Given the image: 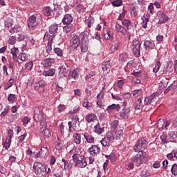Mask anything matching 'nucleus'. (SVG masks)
Segmentation results:
<instances>
[{"label": "nucleus", "instance_id": "f257e3e1", "mask_svg": "<svg viewBox=\"0 0 177 177\" xmlns=\"http://www.w3.org/2000/svg\"><path fill=\"white\" fill-rule=\"evenodd\" d=\"M72 158L75 167H79V168H85L88 163L86 162V158L83 155L75 153H73Z\"/></svg>", "mask_w": 177, "mask_h": 177}, {"label": "nucleus", "instance_id": "f03ea898", "mask_svg": "<svg viewBox=\"0 0 177 177\" xmlns=\"http://www.w3.org/2000/svg\"><path fill=\"white\" fill-rule=\"evenodd\" d=\"M34 118L35 120H37V121H41L40 125L41 127L46 126V115L44 114L41 108L34 107Z\"/></svg>", "mask_w": 177, "mask_h": 177}, {"label": "nucleus", "instance_id": "7ed1b4c3", "mask_svg": "<svg viewBox=\"0 0 177 177\" xmlns=\"http://www.w3.org/2000/svg\"><path fill=\"white\" fill-rule=\"evenodd\" d=\"M33 171L36 175L39 177H44L46 174V167L44 166L42 163L36 162L33 165Z\"/></svg>", "mask_w": 177, "mask_h": 177}, {"label": "nucleus", "instance_id": "20e7f679", "mask_svg": "<svg viewBox=\"0 0 177 177\" xmlns=\"http://www.w3.org/2000/svg\"><path fill=\"white\" fill-rule=\"evenodd\" d=\"M146 147H147V141L145 138H141L138 140L137 144L134 147V150L137 153H140L141 154L146 153Z\"/></svg>", "mask_w": 177, "mask_h": 177}, {"label": "nucleus", "instance_id": "39448f33", "mask_svg": "<svg viewBox=\"0 0 177 177\" xmlns=\"http://www.w3.org/2000/svg\"><path fill=\"white\" fill-rule=\"evenodd\" d=\"M147 153H138L136 156L132 158V162L136 165V167H139L142 165L143 162L147 161Z\"/></svg>", "mask_w": 177, "mask_h": 177}, {"label": "nucleus", "instance_id": "423d86ee", "mask_svg": "<svg viewBox=\"0 0 177 177\" xmlns=\"http://www.w3.org/2000/svg\"><path fill=\"white\" fill-rule=\"evenodd\" d=\"M142 43L138 39H134L132 42V52L136 57L140 56V46Z\"/></svg>", "mask_w": 177, "mask_h": 177}, {"label": "nucleus", "instance_id": "0eeeda50", "mask_svg": "<svg viewBox=\"0 0 177 177\" xmlns=\"http://www.w3.org/2000/svg\"><path fill=\"white\" fill-rule=\"evenodd\" d=\"M160 96V94L158 92H155L151 94L149 96L145 97L144 100V104L147 106L149 104H151V103H154Z\"/></svg>", "mask_w": 177, "mask_h": 177}, {"label": "nucleus", "instance_id": "6e6552de", "mask_svg": "<svg viewBox=\"0 0 177 177\" xmlns=\"http://www.w3.org/2000/svg\"><path fill=\"white\" fill-rule=\"evenodd\" d=\"M28 26L30 30H35V27L38 26V20H37V15H33L28 18Z\"/></svg>", "mask_w": 177, "mask_h": 177}, {"label": "nucleus", "instance_id": "1a4fd4ad", "mask_svg": "<svg viewBox=\"0 0 177 177\" xmlns=\"http://www.w3.org/2000/svg\"><path fill=\"white\" fill-rule=\"evenodd\" d=\"M120 118L124 120H128L131 115V109L129 107H124L120 112Z\"/></svg>", "mask_w": 177, "mask_h": 177}, {"label": "nucleus", "instance_id": "9d476101", "mask_svg": "<svg viewBox=\"0 0 177 177\" xmlns=\"http://www.w3.org/2000/svg\"><path fill=\"white\" fill-rule=\"evenodd\" d=\"M100 142L104 147H106V146H110V144L113 142L111 134L108 132L106 136L102 138Z\"/></svg>", "mask_w": 177, "mask_h": 177}, {"label": "nucleus", "instance_id": "9b49d317", "mask_svg": "<svg viewBox=\"0 0 177 177\" xmlns=\"http://www.w3.org/2000/svg\"><path fill=\"white\" fill-rule=\"evenodd\" d=\"M80 38L77 36H73L70 41L71 48L72 49H77L80 44Z\"/></svg>", "mask_w": 177, "mask_h": 177}, {"label": "nucleus", "instance_id": "f8f14e48", "mask_svg": "<svg viewBox=\"0 0 177 177\" xmlns=\"http://www.w3.org/2000/svg\"><path fill=\"white\" fill-rule=\"evenodd\" d=\"M89 37V32H82L79 36V39H80L82 44L84 45H88L89 44V40L88 39Z\"/></svg>", "mask_w": 177, "mask_h": 177}, {"label": "nucleus", "instance_id": "ddd939ff", "mask_svg": "<svg viewBox=\"0 0 177 177\" xmlns=\"http://www.w3.org/2000/svg\"><path fill=\"white\" fill-rule=\"evenodd\" d=\"M115 31H116V32H120V34H122V35H127V29L125 27L121 26V24L118 23L115 24Z\"/></svg>", "mask_w": 177, "mask_h": 177}, {"label": "nucleus", "instance_id": "4468645a", "mask_svg": "<svg viewBox=\"0 0 177 177\" xmlns=\"http://www.w3.org/2000/svg\"><path fill=\"white\" fill-rule=\"evenodd\" d=\"M67 65H62L59 67V75L62 77H67V74L68 73V69Z\"/></svg>", "mask_w": 177, "mask_h": 177}, {"label": "nucleus", "instance_id": "2eb2a0df", "mask_svg": "<svg viewBox=\"0 0 177 177\" xmlns=\"http://www.w3.org/2000/svg\"><path fill=\"white\" fill-rule=\"evenodd\" d=\"M88 151L91 156H97L100 153V147L97 145H92L91 147L88 149Z\"/></svg>", "mask_w": 177, "mask_h": 177}, {"label": "nucleus", "instance_id": "dca6fc26", "mask_svg": "<svg viewBox=\"0 0 177 177\" xmlns=\"http://www.w3.org/2000/svg\"><path fill=\"white\" fill-rule=\"evenodd\" d=\"M62 23L66 26L71 25V23H73V16L70 14L65 15L62 19Z\"/></svg>", "mask_w": 177, "mask_h": 177}, {"label": "nucleus", "instance_id": "f3484780", "mask_svg": "<svg viewBox=\"0 0 177 177\" xmlns=\"http://www.w3.org/2000/svg\"><path fill=\"white\" fill-rule=\"evenodd\" d=\"M109 133H111V138H112V140H114V139H120L121 138V135H122V130H118V131H113L111 132H109Z\"/></svg>", "mask_w": 177, "mask_h": 177}, {"label": "nucleus", "instance_id": "a211bd4d", "mask_svg": "<svg viewBox=\"0 0 177 177\" xmlns=\"http://www.w3.org/2000/svg\"><path fill=\"white\" fill-rule=\"evenodd\" d=\"M83 136L87 143H95V138L90 133L85 132Z\"/></svg>", "mask_w": 177, "mask_h": 177}, {"label": "nucleus", "instance_id": "6ab92c4d", "mask_svg": "<svg viewBox=\"0 0 177 177\" xmlns=\"http://www.w3.org/2000/svg\"><path fill=\"white\" fill-rule=\"evenodd\" d=\"M53 63H55V59L52 58H47L41 62V64L46 68L50 67Z\"/></svg>", "mask_w": 177, "mask_h": 177}, {"label": "nucleus", "instance_id": "aec40b11", "mask_svg": "<svg viewBox=\"0 0 177 177\" xmlns=\"http://www.w3.org/2000/svg\"><path fill=\"white\" fill-rule=\"evenodd\" d=\"M19 52H20V50L17 47H14L10 50V53L12 56V60L14 62H17V55H19Z\"/></svg>", "mask_w": 177, "mask_h": 177}, {"label": "nucleus", "instance_id": "412c9836", "mask_svg": "<svg viewBox=\"0 0 177 177\" xmlns=\"http://www.w3.org/2000/svg\"><path fill=\"white\" fill-rule=\"evenodd\" d=\"M120 104H112L111 105H109L106 108V111L109 113V114H111L112 110H116V111H120Z\"/></svg>", "mask_w": 177, "mask_h": 177}, {"label": "nucleus", "instance_id": "4be33fe9", "mask_svg": "<svg viewBox=\"0 0 177 177\" xmlns=\"http://www.w3.org/2000/svg\"><path fill=\"white\" fill-rule=\"evenodd\" d=\"M96 115H95L93 113H91L86 115L85 120L86 122H88L89 124L91 122H95L96 121Z\"/></svg>", "mask_w": 177, "mask_h": 177}, {"label": "nucleus", "instance_id": "5701e85b", "mask_svg": "<svg viewBox=\"0 0 177 177\" xmlns=\"http://www.w3.org/2000/svg\"><path fill=\"white\" fill-rule=\"evenodd\" d=\"M18 59L21 60V62H27V60L30 59V54L26 53H19L18 54Z\"/></svg>", "mask_w": 177, "mask_h": 177}, {"label": "nucleus", "instance_id": "b1692460", "mask_svg": "<svg viewBox=\"0 0 177 177\" xmlns=\"http://www.w3.org/2000/svg\"><path fill=\"white\" fill-rule=\"evenodd\" d=\"M41 133L44 138H50V136H52L50 130L49 129H46V127H42L41 129Z\"/></svg>", "mask_w": 177, "mask_h": 177}, {"label": "nucleus", "instance_id": "393cba45", "mask_svg": "<svg viewBox=\"0 0 177 177\" xmlns=\"http://www.w3.org/2000/svg\"><path fill=\"white\" fill-rule=\"evenodd\" d=\"M41 157H48L49 156V149L47 147H41L40 151L39 152Z\"/></svg>", "mask_w": 177, "mask_h": 177}, {"label": "nucleus", "instance_id": "a878e982", "mask_svg": "<svg viewBox=\"0 0 177 177\" xmlns=\"http://www.w3.org/2000/svg\"><path fill=\"white\" fill-rule=\"evenodd\" d=\"M144 46L145 49L147 50V49H154L156 45L153 41L150 40H147L144 42Z\"/></svg>", "mask_w": 177, "mask_h": 177}, {"label": "nucleus", "instance_id": "bb28decb", "mask_svg": "<svg viewBox=\"0 0 177 177\" xmlns=\"http://www.w3.org/2000/svg\"><path fill=\"white\" fill-rule=\"evenodd\" d=\"M59 30V25L53 24L49 26L48 31L50 34H56Z\"/></svg>", "mask_w": 177, "mask_h": 177}, {"label": "nucleus", "instance_id": "cd10ccee", "mask_svg": "<svg viewBox=\"0 0 177 177\" xmlns=\"http://www.w3.org/2000/svg\"><path fill=\"white\" fill-rule=\"evenodd\" d=\"M102 68L103 71H110V68H111V62L110 61L102 62Z\"/></svg>", "mask_w": 177, "mask_h": 177}, {"label": "nucleus", "instance_id": "c85d7f7f", "mask_svg": "<svg viewBox=\"0 0 177 177\" xmlns=\"http://www.w3.org/2000/svg\"><path fill=\"white\" fill-rule=\"evenodd\" d=\"M94 132L97 133V135H100L104 132V128L100 126V124L97 123L95 126H94Z\"/></svg>", "mask_w": 177, "mask_h": 177}, {"label": "nucleus", "instance_id": "c756f323", "mask_svg": "<svg viewBox=\"0 0 177 177\" xmlns=\"http://www.w3.org/2000/svg\"><path fill=\"white\" fill-rule=\"evenodd\" d=\"M56 73V70L55 68H50L48 71H45L43 73L44 77H53Z\"/></svg>", "mask_w": 177, "mask_h": 177}, {"label": "nucleus", "instance_id": "7c9ffc66", "mask_svg": "<svg viewBox=\"0 0 177 177\" xmlns=\"http://www.w3.org/2000/svg\"><path fill=\"white\" fill-rule=\"evenodd\" d=\"M143 97H140L136 102L135 110H142L143 109V103H142Z\"/></svg>", "mask_w": 177, "mask_h": 177}, {"label": "nucleus", "instance_id": "2f4dec72", "mask_svg": "<svg viewBox=\"0 0 177 177\" xmlns=\"http://www.w3.org/2000/svg\"><path fill=\"white\" fill-rule=\"evenodd\" d=\"M169 142H177V132H171L169 135Z\"/></svg>", "mask_w": 177, "mask_h": 177}, {"label": "nucleus", "instance_id": "473e14b6", "mask_svg": "<svg viewBox=\"0 0 177 177\" xmlns=\"http://www.w3.org/2000/svg\"><path fill=\"white\" fill-rule=\"evenodd\" d=\"M73 142L76 145H81V134L75 133L73 134Z\"/></svg>", "mask_w": 177, "mask_h": 177}, {"label": "nucleus", "instance_id": "72a5a7b5", "mask_svg": "<svg viewBox=\"0 0 177 177\" xmlns=\"http://www.w3.org/2000/svg\"><path fill=\"white\" fill-rule=\"evenodd\" d=\"M158 19H159V23L162 24L165 23V21H168V17L164 12H160L158 15Z\"/></svg>", "mask_w": 177, "mask_h": 177}, {"label": "nucleus", "instance_id": "f704fd0d", "mask_svg": "<svg viewBox=\"0 0 177 177\" xmlns=\"http://www.w3.org/2000/svg\"><path fill=\"white\" fill-rule=\"evenodd\" d=\"M39 88H41L42 89H44V88H45V81L39 80L38 82L35 84V89L36 91H38V89H39Z\"/></svg>", "mask_w": 177, "mask_h": 177}, {"label": "nucleus", "instance_id": "c9c22d12", "mask_svg": "<svg viewBox=\"0 0 177 177\" xmlns=\"http://www.w3.org/2000/svg\"><path fill=\"white\" fill-rule=\"evenodd\" d=\"M43 12L45 16H52V15L53 14V10H52V8L49 6L44 7L43 9Z\"/></svg>", "mask_w": 177, "mask_h": 177}, {"label": "nucleus", "instance_id": "e433bc0d", "mask_svg": "<svg viewBox=\"0 0 177 177\" xmlns=\"http://www.w3.org/2000/svg\"><path fill=\"white\" fill-rule=\"evenodd\" d=\"M79 75L80 74H78V71H77V70H73V71L69 72L68 78L69 80H71V78L75 80L76 78H78Z\"/></svg>", "mask_w": 177, "mask_h": 177}, {"label": "nucleus", "instance_id": "4c0bfd02", "mask_svg": "<svg viewBox=\"0 0 177 177\" xmlns=\"http://www.w3.org/2000/svg\"><path fill=\"white\" fill-rule=\"evenodd\" d=\"M128 54L127 53H122L119 55V60L120 63H124L128 62Z\"/></svg>", "mask_w": 177, "mask_h": 177}, {"label": "nucleus", "instance_id": "58836bf2", "mask_svg": "<svg viewBox=\"0 0 177 177\" xmlns=\"http://www.w3.org/2000/svg\"><path fill=\"white\" fill-rule=\"evenodd\" d=\"M132 95L134 97H139L141 95H143V90L137 89L132 91Z\"/></svg>", "mask_w": 177, "mask_h": 177}, {"label": "nucleus", "instance_id": "ea45409f", "mask_svg": "<svg viewBox=\"0 0 177 177\" xmlns=\"http://www.w3.org/2000/svg\"><path fill=\"white\" fill-rule=\"evenodd\" d=\"M149 21H150V19H149V15H147L146 17H145V18L142 19V27L143 28H147V23H149Z\"/></svg>", "mask_w": 177, "mask_h": 177}, {"label": "nucleus", "instance_id": "a19ab883", "mask_svg": "<svg viewBox=\"0 0 177 177\" xmlns=\"http://www.w3.org/2000/svg\"><path fill=\"white\" fill-rule=\"evenodd\" d=\"M33 66H34V62L32 61L26 62L25 64V69L27 70V71H31V70H32Z\"/></svg>", "mask_w": 177, "mask_h": 177}, {"label": "nucleus", "instance_id": "79ce46f5", "mask_svg": "<svg viewBox=\"0 0 177 177\" xmlns=\"http://www.w3.org/2000/svg\"><path fill=\"white\" fill-rule=\"evenodd\" d=\"M21 30V27L19 25H17L12 28L10 29L9 32H10V34H15V32H19Z\"/></svg>", "mask_w": 177, "mask_h": 177}, {"label": "nucleus", "instance_id": "37998d69", "mask_svg": "<svg viewBox=\"0 0 177 177\" xmlns=\"http://www.w3.org/2000/svg\"><path fill=\"white\" fill-rule=\"evenodd\" d=\"M4 24L6 28H10L13 26V19H8L5 21Z\"/></svg>", "mask_w": 177, "mask_h": 177}, {"label": "nucleus", "instance_id": "c03bdc74", "mask_svg": "<svg viewBox=\"0 0 177 177\" xmlns=\"http://www.w3.org/2000/svg\"><path fill=\"white\" fill-rule=\"evenodd\" d=\"M161 67V62L157 61L155 64V67L153 68V73H158Z\"/></svg>", "mask_w": 177, "mask_h": 177}, {"label": "nucleus", "instance_id": "a18cd8bd", "mask_svg": "<svg viewBox=\"0 0 177 177\" xmlns=\"http://www.w3.org/2000/svg\"><path fill=\"white\" fill-rule=\"evenodd\" d=\"M164 125H165V122L164 121V120L162 119H159L158 120L156 127L158 129H161L162 128H164Z\"/></svg>", "mask_w": 177, "mask_h": 177}, {"label": "nucleus", "instance_id": "49530a36", "mask_svg": "<svg viewBox=\"0 0 177 177\" xmlns=\"http://www.w3.org/2000/svg\"><path fill=\"white\" fill-rule=\"evenodd\" d=\"M121 21L124 27H126L127 30H129V27H131V21L128 19H122Z\"/></svg>", "mask_w": 177, "mask_h": 177}, {"label": "nucleus", "instance_id": "de8ad7c7", "mask_svg": "<svg viewBox=\"0 0 177 177\" xmlns=\"http://www.w3.org/2000/svg\"><path fill=\"white\" fill-rule=\"evenodd\" d=\"M72 30H73V25H66L63 27V31L64 32H66V34H68V32H71Z\"/></svg>", "mask_w": 177, "mask_h": 177}, {"label": "nucleus", "instance_id": "09e8293b", "mask_svg": "<svg viewBox=\"0 0 177 177\" xmlns=\"http://www.w3.org/2000/svg\"><path fill=\"white\" fill-rule=\"evenodd\" d=\"M54 37L55 36H53V37L50 40L48 41V43L47 44L46 50L48 53H50V52L52 51V39H53Z\"/></svg>", "mask_w": 177, "mask_h": 177}, {"label": "nucleus", "instance_id": "8fccbe9b", "mask_svg": "<svg viewBox=\"0 0 177 177\" xmlns=\"http://www.w3.org/2000/svg\"><path fill=\"white\" fill-rule=\"evenodd\" d=\"M87 27L88 28H91V27H92L95 23V19H93V17H90L88 19H87Z\"/></svg>", "mask_w": 177, "mask_h": 177}, {"label": "nucleus", "instance_id": "3c124183", "mask_svg": "<svg viewBox=\"0 0 177 177\" xmlns=\"http://www.w3.org/2000/svg\"><path fill=\"white\" fill-rule=\"evenodd\" d=\"M13 84H15V79H10L5 86V90L6 91L13 86Z\"/></svg>", "mask_w": 177, "mask_h": 177}, {"label": "nucleus", "instance_id": "603ef678", "mask_svg": "<svg viewBox=\"0 0 177 177\" xmlns=\"http://www.w3.org/2000/svg\"><path fill=\"white\" fill-rule=\"evenodd\" d=\"M121 96H122V97H123L126 100H129L132 97V94H131V93H129V92H128V93H122L121 94Z\"/></svg>", "mask_w": 177, "mask_h": 177}, {"label": "nucleus", "instance_id": "864d4df0", "mask_svg": "<svg viewBox=\"0 0 177 177\" xmlns=\"http://www.w3.org/2000/svg\"><path fill=\"white\" fill-rule=\"evenodd\" d=\"M104 39H113V36L111 35V32L109 30H106L104 32Z\"/></svg>", "mask_w": 177, "mask_h": 177}, {"label": "nucleus", "instance_id": "5fc2aeb1", "mask_svg": "<svg viewBox=\"0 0 177 177\" xmlns=\"http://www.w3.org/2000/svg\"><path fill=\"white\" fill-rule=\"evenodd\" d=\"M160 140H162V143L167 144L169 143V136L162 135L160 136Z\"/></svg>", "mask_w": 177, "mask_h": 177}, {"label": "nucleus", "instance_id": "6e6d98bb", "mask_svg": "<svg viewBox=\"0 0 177 177\" xmlns=\"http://www.w3.org/2000/svg\"><path fill=\"white\" fill-rule=\"evenodd\" d=\"M8 102H10V103H14V102H16V95L9 94L8 97Z\"/></svg>", "mask_w": 177, "mask_h": 177}, {"label": "nucleus", "instance_id": "4d7b16f0", "mask_svg": "<svg viewBox=\"0 0 177 177\" xmlns=\"http://www.w3.org/2000/svg\"><path fill=\"white\" fill-rule=\"evenodd\" d=\"M171 172L173 175H174V176H177V165L176 164H174L172 165L171 169Z\"/></svg>", "mask_w": 177, "mask_h": 177}, {"label": "nucleus", "instance_id": "13d9d810", "mask_svg": "<svg viewBox=\"0 0 177 177\" xmlns=\"http://www.w3.org/2000/svg\"><path fill=\"white\" fill-rule=\"evenodd\" d=\"M16 37L11 36L10 37L8 43L10 44V45H15V44H16Z\"/></svg>", "mask_w": 177, "mask_h": 177}, {"label": "nucleus", "instance_id": "bf43d9fd", "mask_svg": "<svg viewBox=\"0 0 177 177\" xmlns=\"http://www.w3.org/2000/svg\"><path fill=\"white\" fill-rule=\"evenodd\" d=\"M113 6H121V4L122 3V1L121 0H115L111 2Z\"/></svg>", "mask_w": 177, "mask_h": 177}, {"label": "nucleus", "instance_id": "052dcab7", "mask_svg": "<svg viewBox=\"0 0 177 177\" xmlns=\"http://www.w3.org/2000/svg\"><path fill=\"white\" fill-rule=\"evenodd\" d=\"M171 73V69H169L167 66H164L162 68V74L164 75H167V74H169Z\"/></svg>", "mask_w": 177, "mask_h": 177}, {"label": "nucleus", "instance_id": "680f3d73", "mask_svg": "<svg viewBox=\"0 0 177 177\" xmlns=\"http://www.w3.org/2000/svg\"><path fill=\"white\" fill-rule=\"evenodd\" d=\"M131 16H138V7H133L131 10Z\"/></svg>", "mask_w": 177, "mask_h": 177}, {"label": "nucleus", "instance_id": "e2e57ef3", "mask_svg": "<svg viewBox=\"0 0 177 177\" xmlns=\"http://www.w3.org/2000/svg\"><path fill=\"white\" fill-rule=\"evenodd\" d=\"M55 53L57 55V56H62L63 55V50L59 48H55L54 49Z\"/></svg>", "mask_w": 177, "mask_h": 177}, {"label": "nucleus", "instance_id": "0e129e2a", "mask_svg": "<svg viewBox=\"0 0 177 177\" xmlns=\"http://www.w3.org/2000/svg\"><path fill=\"white\" fill-rule=\"evenodd\" d=\"M167 84L168 82H167L166 81H161L160 83H159V86L162 88V89H164V88H167Z\"/></svg>", "mask_w": 177, "mask_h": 177}, {"label": "nucleus", "instance_id": "69168bd1", "mask_svg": "<svg viewBox=\"0 0 177 177\" xmlns=\"http://www.w3.org/2000/svg\"><path fill=\"white\" fill-rule=\"evenodd\" d=\"M74 94L75 96H79L80 97V96L82 95V92L81 91V89L76 88L74 90Z\"/></svg>", "mask_w": 177, "mask_h": 177}, {"label": "nucleus", "instance_id": "338daca9", "mask_svg": "<svg viewBox=\"0 0 177 177\" xmlns=\"http://www.w3.org/2000/svg\"><path fill=\"white\" fill-rule=\"evenodd\" d=\"M104 97V92L100 91V93L97 95V100H102Z\"/></svg>", "mask_w": 177, "mask_h": 177}, {"label": "nucleus", "instance_id": "774afa93", "mask_svg": "<svg viewBox=\"0 0 177 177\" xmlns=\"http://www.w3.org/2000/svg\"><path fill=\"white\" fill-rule=\"evenodd\" d=\"M29 122H30V118H28V117H24L22 119V122H23L24 125H27V124H28Z\"/></svg>", "mask_w": 177, "mask_h": 177}]
</instances>
